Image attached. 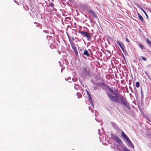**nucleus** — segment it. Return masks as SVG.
Masks as SVG:
<instances>
[{"label": "nucleus", "mask_w": 151, "mask_h": 151, "mask_svg": "<svg viewBox=\"0 0 151 151\" xmlns=\"http://www.w3.org/2000/svg\"><path fill=\"white\" fill-rule=\"evenodd\" d=\"M109 97L110 100L114 103H118L119 102V100L118 98L120 100V104L124 105L127 107L128 109H130V105L129 102L127 101V99L125 97H124L123 96L117 94L115 95L116 96H113L112 94L109 93L107 94Z\"/></svg>", "instance_id": "obj_1"}, {"label": "nucleus", "mask_w": 151, "mask_h": 151, "mask_svg": "<svg viewBox=\"0 0 151 151\" xmlns=\"http://www.w3.org/2000/svg\"><path fill=\"white\" fill-rule=\"evenodd\" d=\"M80 33L83 37H86L88 40H89L91 38V36L89 33L85 31H80Z\"/></svg>", "instance_id": "obj_2"}, {"label": "nucleus", "mask_w": 151, "mask_h": 151, "mask_svg": "<svg viewBox=\"0 0 151 151\" xmlns=\"http://www.w3.org/2000/svg\"><path fill=\"white\" fill-rule=\"evenodd\" d=\"M112 138L114 139L117 143L120 144L122 143V140L119 138L118 136L116 135L113 134L112 136Z\"/></svg>", "instance_id": "obj_3"}, {"label": "nucleus", "mask_w": 151, "mask_h": 151, "mask_svg": "<svg viewBox=\"0 0 151 151\" xmlns=\"http://www.w3.org/2000/svg\"><path fill=\"white\" fill-rule=\"evenodd\" d=\"M83 9L85 12L88 13H89L91 10L90 7L88 6H85Z\"/></svg>", "instance_id": "obj_4"}, {"label": "nucleus", "mask_w": 151, "mask_h": 151, "mask_svg": "<svg viewBox=\"0 0 151 151\" xmlns=\"http://www.w3.org/2000/svg\"><path fill=\"white\" fill-rule=\"evenodd\" d=\"M83 70L84 71V73L86 75L89 74V68H87V67L83 68Z\"/></svg>", "instance_id": "obj_5"}, {"label": "nucleus", "mask_w": 151, "mask_h": 151, "mask_svg": "<svg viewBox=\"0 0 151 151\" xmlns=\"http://www.w3.org/2000/svg\"><path fill=\"white\" fill-rule=\"evenodd\" d=\"M88 13L91 14L93 17H94L95 18H97L96 13L93 10H91Z\"/></svg>", "instance_id": "obj_6"}, {"label": "nucleus", "mask_w": 151, "mask_h": 151, "mask_svg": "<svg viewBox=\"0 0 151 151\" xmlns=\"http://www.w3.org/2000/svg\"><path fill=\"white\" fill-rule=\"evenodd\" d=\"M126 140L127 141V142H128V144L130 147H132L133 148H134V147L133 145V144L131 142L130 139H129V138L126 139Z\"/></svg>", "instance_id": "obj_7"}, {"label": "nucleus", "mask_w": 151, "mask_h": 151, "mask_svg": "<svg viewBox=\"0 0 151 151\" xmlns=\"http://www.w3.org/2000/svg\"><path fill=\"white\" fill-rule=\"evenodd\" d=\"M121 136L122 138H124L126 140L129 138L122 131Z\"/></svg>", "instance_id": "obj_8"}, {"label": "nucleus", "mask_w": 151, "mask_h": 151, "mask_svg": "<svg viewBox=\"0 0 151 151\" xmlns=\"http://www.w3.org/2000/svg\"><path fill=\"white\" fill-rule=\"evenodd\" d=\"M70 44L73 50L74 51H76L77 50V49L74 43L73 42H71L70 43Z\"/></svg>", "instance_id": "obj_9"}, {"label": "nucleus", "mask_w": 151, "mask_h": 151, "mask_svg": "<svg viewBox=\"0 0 151 151\" xmlns=\"http://www.w3.org/2000/svg\"><path fill=\"white\" fill-rule=\"evenodd\" d=\"M137 14L139 19L142 22H145L144 20V19L142 17L139 13H137Z\"/></svg>", "instance_id": "obj_10"}, {"label": "nucleus", "mask_w": 151, "mask_h": 151, "mask_svg": "<svg viewBox=\"0 0 151 151\" xmlns=\"http://www.w3.org/2000/svg\"><path fill=\"white\" fill-rule=\"evenodd\" d=\"M83 54L85 55L87 57H88L90 56V54L87 50H84L83 52Z\"/></svg>", "instance_id": "obj_11"}, {"label": "nucleus", "mask_w": 151, "mask_h": 151, "mask_svg": "<svg viewBox=\"0 0 151 151\" xmlns=\"http://www.w3.org/2000/svg\"><path fill=\"white\" fill-rule=\"evenodd\" d=\"M106 87L111 92L113 93L115 95H117V93H114V90H112L109 86H106Z\"/></svg>", "instance_id": "obj_12"}, {"label": "nucleus", "mask_w": 151, "mask_h": 151, "mask_svg": "<svg viewBox=\"0 0 151 151\" xmlns=\"http://www.w3.org/2000/svg\"><path fill=\"white\" fill-rule=\"evenodd\" d=\"M117 43L118 44H119V47L121 48L122 50L124 51V49L122 46V45H123L122 43V42H121V43H120L119 42V41L117 42Z\"/></svg>", "instance_id": "obj_13"}, {"label": "nucleus", "mask_w": 151, "mask_h": 151, "mask_svg": "<svg viewBox=\"0 0 151 151\" xmlns=\"http://www.w3.org/2000/svg\"><path fill=\"white\" fill-rule=\"evenodd\" d=\"M141 10L142 11V12L144 13V14H145L146 16L148 18V16L147 14L146 13V12L145 11V10L142 8H141Z\"/></svg>", "instance_id": "obj_14"}, {"label": "nucleus", "mask_w": 151, "mask_h": 151, "mask_svg": "<svg viewBox=\"0 0 151 151\" xmlns=\"http://www.w3.org/2000/svg\"><path fill=\"white\" fill-rule=\"evenodd\" d=\"M146 42L147 44L151 47V42L148 39H146Z\"/></svg>", "instance_id": "obj_15"}, {"label": "nucleus", "mask_w": 151, "mask_h": 151, "mask_svg": "<svg viewBox=\"0 0 151 151\" xmlns=\"http://www.w3.org/2000/svg\"><path fill=\"white\" fill-rule=\"evenodd\" d=\"M139 85H140L139 83V82L137 81L136 82V86L137 88H138L139 87Z\"/></svg>", "instance_id": "obj_16"}, {"label": "nucleus", "mask_w": 151, "mask_h": 151, "mask_svg": "<svg viewBox=\"0 0 151 151\" xmlns=\"http://www.w3.org/2000/svg\"><path fill=\"white\" fill-rule=\"evenodd\" d=\"M138 46L142 49H144L145 48L142 45H139Z\"/></svg>", "instance_id": "obj_17"}, {"label": "nucleus", "mask_w": 151, "mask_h": 151, "mask_svg": "<svg viewBox=\"0 0 151 151\" xmlns=\"http://www.w3.org/2000/svg\"><path fill=\"white\" fill-rule=\"evenodd\" d=\"M141 57L142 60H143L144 61H146L147 60V59L145 58L143 56H141Z\"/></svg>", "instance_id": "obj_18"}, {"label": "nucleus", "mask_w": 151, "mask_h": 151, "mask_svg": "<svg viewBox=\"0 0 151 151\" xmlns=\"http://www.w3.org/2000/svg\"><path fill=\"white\" fill-rule=\"evenodd\" d=\"M49 5L51 7H53L54 6V4L52 2H50V3Z\"/></svg>", "instance_id": "obj_19"}, {"label": "nucleus", "mask_w": 151, "mask_h": 151, "mask_svg": "<svg viewBox=\"0 0 151 151\" xmlns=\"http://www.w3.org/2000/svg\"><path fill=\"white\" fill-rule=\"evenodd\" d=\"M101 84L102 86H106H106H108L107 85H106L104 82H102L101 83Z\"/></svg>", "instance_id": "obj_20"}, {"label": "nucleus", "mask_w": 151, "mask_h": 151, "mask_svg": "<svg viewBox=\"0 0 151 151\" xmlns=\"http://www.w3.org/2000/svg\"><path fill=\"white\" fill-rule=\"evenodd\" d=\"M124 151H130V150L124 148L123 149Z\"/></svg>", "instance_id": "obj_21"}, {"label": "nucleus", "mask_w": 151, "mask_h": 151, "mask_svg": "<svg viewBox=\"0 0 151 151\" xmlns=\"http://www.w3.org/2000/svg\"><path fill=\"white\" fill-rule=\"evenodd\" d=\"M74 51L75 52L76 55H78V52L77 51V50H76V51Z\"/></svg>", "instance_id": "obj_22"}, {"label": "nucleus", "mask_w": 151, "mask_h": 151, "mask_svg": "<svg viewBox=\"0 0 151 151\" xmlns=\"http://www.w3.org/2000/svg\"><path fill=\"white\" fill-rule=\"evenodd\" d=\"M93 88H94V90H96L97 89V88L95 86H94L93 87Z\"/></svg>", "instance_id": "obj_23"}, {"label": "nucleus", "mask_w": 151, "mask_h": 151, "mask_svg": "<svg viewBox=\"0 0 151 151\" xmlns=\"http://www.w3.org/2000/svg\"><path fill=\"white\" fill-rule=\"evenodd\" d=\"M43 31H44V32H45V33H47V30H44Z\"/></svg>", "instance_id": "obj_24"}, {"label": "nucleus", "mask_w": 151, "mask_h": 151, "mask_svg": "<svg viewBox=\"0 0 151 151\" xmlns=\"http://www.w3.org/2000/svg\"><path fill=\"white\" fill-rule=\"evenodd\" d=\"M126 41L127 42H129V40H128V39L127 38H126Z\"/></svg>", "instance_id": "obj_25"}, {"label": "nucleus", "mask_w": 151, "mask_h": 151, "mask_svg": "<svg viewBox=\"0 0 151 151\" xmlns=\"http://www.w3.org/2000/svg\"><path fill=\"white\" fill-rule=\"evenodd\" d=\"M88 93L89 94V97L91 99V96L90 94H89L88 92Z\"/></svg>", "instance_id": "obj_26"}, {"label": "nucleus", "mask_w": 151, "mask_h": 151, "mask_svg": "<svg viewBox=\"0 0 151 151\" xmlns=\"http://www.w3.org/2000/svg\"><path fill=\"white\" fill-rule=\"evenodd\" d=\"M141 93L142 94V89H141Z\"/></svg>", "instance_id": "obj_27"}, {"label": "nucleus", "mask_w": 151, "mask_h": 151, "mask_svg": "<svg viewBox=\"0 0 151 151\" xmlns=\"http://www.w3.org/2000/svg\"><path fill=\"white\" fill-rule=\"evenodd\" d=\"M150 11L151 12V9H150Z\"/></svg>", "instance_id": "obj_28"}]
</instances>
